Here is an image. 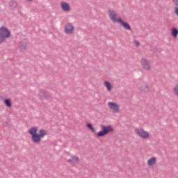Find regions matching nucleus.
<instances>
[{
  "mask_svg": "<svg viewBox=\"0 0 178 178\" xmlns=\"http://www.w3.org/2000/svg\"><path fill=\"white\" fill-rule=\"evenodd\" d=\"M37 131H38L37 127H31L28 131V133L31 136V141L33 144H40L41 139L44 138V137L48 134L44 129H40L39 134H37Z\"/></svg>",
  "mask_w": 178,
  "mask_h": 178,
  "instance_id": "1",
  "label": "nucleus"
},
{
  "mask_svg": "<svg viewBox=\"0 0 178 178\" xmlns=\"http://www.w3.org/2000/svg\"><path fill=\"white\" fill-rule=\"evenodd\" d=\"M108 16L111 20L113 22V23H119L122 25L124 30H129V31L131 30V26H130V24H129V23L123 22V20H122L121 18H117L118 15H116L115 10H109Z\"/></svg>",
  "mask_w": 178,
  "mask_h": 178,
  "instance_id": "2",
  "label": "nucleus"
},
{
  "mask_svg": "<svg viewBox=\"0 0 178 178\" xmlns=\"http://www.w3.org/2000/svg\"><path fill=\"white\" fill-rule=\"evenodd\" d=\"M10 37V31L8 30V28L1 26L0 28V44L5 42L6 38Z\"/></svg>",
  "mask_w": 178,
  "mask_h": 178,
  "instance_id": "3",
  "label": "nucleus"
},
{
  "mask_svg": "<svg viewBox=\"0 0 178 178\" xmlns=\"http://www.w3.org/2000/svg\"><path fill=\"white\" fill-rule=\"evenodd\" d=\"M101 129L102 131L97 134V137H104V136H106V134H108V133L113 131V127H112L111 125H101Z\"/></svg>",
  "mask_w": 178,
  "mask_h": 178,
  "instance_id": "4",
  "label": "nucleus"
},
{
  "mask_svg": "<svg viewBox=\"0 0 178 178\" xmlns=\"http://www.w3.org/2000/svg\"><path fill=\"white\" fill-rule=\"evenodd\" d=\"M135 133L138 137L143 138V140H147V138H149V133L143 129V128L135 129Z\"/></svg>",
  "mask_w": 178,
  "mask_h": 178,
  "instance_id": "5",
  "label": "nucleus"
},
{
  "mask_svg": "<svg viewBox=\"0 0 178 178\" xmlns=\"http://www.w3.org/2000/svg\"><path fill=\"white\" fill-rule=\"evenodd\" d=\"M109 109L113 111V113H119V104L109 102L107 104Z\"/></svg>",
  "mask_w": 178,
  "mask_h": 178,
  "instance_id": "6",
  "label": "nucleus"
},
{
  "mask_svg": "<svg viewBox=\"0 0 178 178\" xmlns=\"http://www.w3.org/2000/svg\"><path fill=\"white\" fill-rule=\"evenodd\" d=\"M140 63L145 70H151V64L149 61L145 58H142L140 60Z\"/></svg>",
  "mask_w": 178,
  "mask_h": 178,
  "instance_id": "7",
  "label": "nucleus"
},
{
  "mask_svg": "<svg viewBox=\"0 0 178 178\" xmlns=\"http://www.w3.org/2000/svg\"><path fill=\"white\" fill-rule=\"evenodd\" d=\"M74 30V26H73V24L68 23L65 25V34L70 35V34H72V33H73Z\"/></svg>",
  "mask_w": 178,
  "mask_h": 178,
  "instance_id": "8",
  "label": "nucleus"
},
{
  "mask_svg": "<svg viewBox=\"0 0 178 178\" xmlns=\"http://www.w3.org/2000/svg\"><path fill=\"white\" fill-rule=\"evenodd\" d=\"M79 157L76 156H71V159L67 160L68 163L72 164V166H76V164L79 163Z\"/></svg>",
  "mask_w": 178,
  "mask_h": 178,
  "instance_id": "9",
  "label": "nucleus"
},
{
  "mask_svg": "<svg viewBox=\"0 0 178 178\" xmlns=\"http://www.w3.org/2000/svg\"><path fill=\"white\" fill-rule=\"evenodd\" d=\"M39 97H40V99H45L47 98H49V97H51V95H49V93L47 92L45 90H40L39 91Z\"/></svg>",
  "mask_w": 178,
  "mask_h": 178,
  "instance_id": "10",
  "label": "nucleus"
},
{
  "mask_svg": "<svg viewBox=\"0 0 178 178\" xmlns=\"http://www.w3.org/2000/svg\"><path fill=\"white\" fill-rule=\"evenodd\" d=\"M60 6L65 12H69V10H70V6L66 2H61Z\"/></svg>",
  "mask_w": 178,
  "mask_h": 178,
  "instance_id": "11",
  "label": "nucleus"
},
{
  "mask_svg": "<svg viewBox=\"0 0 178 178\" xmlns=\"http://www.w3.org/2000/svg\"><path fill=\"white\" fill-rule=\"evenodd\" d=\"M148 166H155L156 165V157H152L147 161Z\"/></svg>",
  "mask_w": 178,
  "mask_h": 178,
  "instance_id": "12",
  "label": "nucleus"
},
{
  "mask_svg": "<svg viewBox=\"0 0 178 178\" xmlns=\"http://www.w3.org/2000/svg\"><path fill=\"white\" fill-rule=\"evenodd\" d=\"M177 35H178V29H176L175 27L172 28L171 35H172V37H174V38H176V37H177Z\"/></svg>",
  "mask_w": 178,
  "mask_h": 178,
  "instance_id": "13",
  "label": "nucleus"
},
{
  "mask_svg": "<svg viewBox=\"0 0 178 178\" xmlns=\"http://www.w3.org/2000/svg\"><path fill=\"white\" fill-rule=\"evenodd\" d=\"M104 86L107 88L108 91H111L112 90V85L108 81H104Z\"/></svg>",
  "mask_w": 178,
  "mask_h": 178,
  "instance_id": "14",
  "label": "nucleus"
},
{
  "mask_svg": "<svg viewBox=\"0 0 178 178\" xmlns=\"http://www.w3.org/2000/svg\"><path fill=\"white\" fill-rule=\"evenodd\" d=\"M4 104L8 108H10V106H12V102H10V99H6L4 100Z\"/></svg>",
  "mask_w": 178,
  "mask_h": 178,
  "instance_id": "15",
  "label": "nucleus"
},
{
  "mask_svg": "<svg viewBox=\"0 0 178 178\" xmlns=\"http://www.w3.org/2000/svg\"><path fill=\"white\" fill-rule=\"evenodd\" d=\"M86 127H88V129H90V130H91V131H92V133H95V129H94V127H92V124L89 123L86 124Z\"/></svg>",
  "mask_w": 178,
  "mask_h": 178,
  "instance_id": "16",
  "label": "nucleus"
},
{
  "mask_svg": "<svg viewBox=\"0 0 178 178\" xmlns=\"http://www.w3.org/2000/svg\"><path fill=\"white\" fill-rule=\"evenodd\" d=\"M173 92L174 94L178 97V85H176L174 88H173Z\"/></svg>",
  "mask_w": 178,
  "mask_h": 178,
  "instance_id": "17",
  "label": "nucleus"
},
{
  "mask_svg": "<svg viewBox=\"0 0 178 178\" xmlns=\"http://www.w3.org/2000/svg\"><path fill=\"white\" fill-rule=\"evenodd\" d=\"M19 48H21V49H26V48H27V45L24 44V45L22 46V43H19Z\"/></svg>",
  "mask_w": 178,
  "mask_h": 178,
  "instance_id": "18",
  "label": "nucleus"
},
{
  "mask_svg": "<svg viewBox=\"0 0 178 178\" xmlns=\"http://www.w3.org/2000/svg\"><path fill=\"white\" fill-rule=\"evenodd\" d=\"M143 90L144 92H148V91H149V88L148 86H145Z\"/></svg>",
  "mask_w": 178,
  "mask_h": 178,
  "instance_id": "19",
  "label": "nucleus"
},
{
  "mask_svg": "<svg viewBox=\"0 0 178 178\" xmlns=\"http://www.w3.org/2000/svg\"><path fill=\"white\" fill-rule=\"evenodd\" d=\"M172 3L175 5V8H178V0H172Z\"/></svg>",
  "mask_w": 178,
  "mask_h": 178,
  "instance_id": "20",
  "label": "nucleus"
},
{
  "mask_svg": "<svg viewBox=\"0 0 178 178\" xmlns=\"http://www.w3.org/2000/svg\"><path fill=\"white\" fill-rule=\"evenodd\" d=\"M134 43L135 44L136 47H140V42L134 40Z\"/></svg>",
  "mask_w": 178,
  "mask_h": 178,
  "instance_id": "21",
  "label": "nucleus"
},
{
  "mask_svg": "<svg viewBox=\"0 0 178 178\" xmlns=\"http://www.w3.org/2000/svg\"><path fill=\"white\" fill-rule=\"evenodd\" d=\"M174 13L178 16V7H175L174 10Z\"/></svg>",
  "mask_w": 178,
  "mask_h": 178,
  "instance_id": "22",
  "label": "nucleus"
},
{
  "mask_svg": "<svg viewBox=\"0 0 178 178\" xmlns=\"http://www.w3.org/2000/svg\"><path fill=\"white\" fill-rule=\"evenodd\" d=\"M28 2H31L33 0H26Z\"/></svg>",
  "mask_w": 178,
  "mask_h": 178,
  "instance_id": "23",
  "label": "nucleus"
}]
</instances>
